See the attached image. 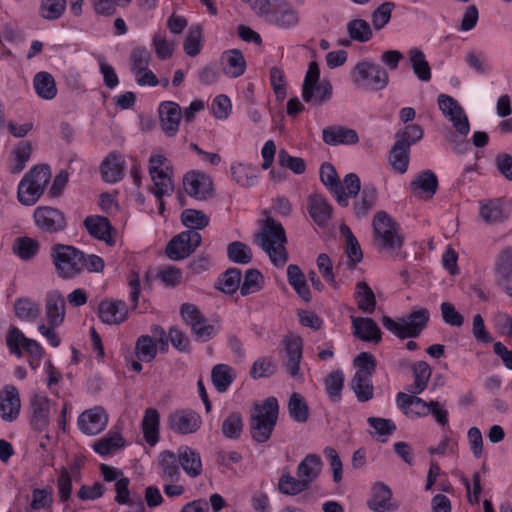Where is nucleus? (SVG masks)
Here are the masks:
<instances>
[{"instance_id":"obj_1","label":"nucleus","mask_w":512,"mask_h":512,"mask_svg":"<svg viewBox=\"0 0 512 512\" xmlns=\"http://www.w3.org/2000/svg\"><path fill=\"white\" fill-rule=\"evenodd\" d=\"M255 242L267 254L272 264L283 267L288 261L286 233L281 223L268 217L255 236Z\"/></svg>"},{"instance_id":"obj_2","label":"nucleus","mask_w":512,"mask_h":512,"mask_svg":"<svg viewBox=\"0 0 512 512\" xmlns=\"http://www.w3.org/2000/svg\"><path fill=\"white\" fill-rule=\"evenodd\" d=\"M352 86L358 91L374 92L385 89L389 84L388 72L372 58H362L349 71Z\"/></svg>"},{"instance_id":"obj_3","label":"nucleus","mask_w":512,"mask_h":512,"mask_svg":"<svg viewBox=\"0 0 512 512\" xmlns=\"http://www.w3.org/2000/svg\"><path fill=\"white\" fill-rule=\"evenodd\" d=\"M373 243L381 251L397 256L404 243L399 225L385 212H378L373 218Z\"/></svg>"},{"instance_id":"obj_4","label":"nucleus","mask_w":512,"mask_h":512,"mask_svg":"<svg viewBox=\"0 0 512 512\" xmlns=\"http://www.w3.org/2000/svg\"><path fill=\"white\" fill-rule=\"evenodd\" d=\"M396 402L408 418H423L431 414L438 424L445 426L448 423V411L438 401L427 402L417 395L400 392L396 396Z\"/></svg>"},{"instance_id":"obj_5","label":"nucleus","mask_w":512,"mask_h":512,"mask_svg":"<svg viewBox=\"0 0 512 512\" xmlns=\"http://www.w3.org/2000/svg\"><path fill=\"white\" fill-rule=\"evenodd\" d=\"M320 178L342 206H347L348 198L355 197L360 191V179L356 174H347L344 183L341 184L336 169L330 163H324L321 166Z\"/></svg>"},{"instance_id":"obj_6","label":"nucleus","mask_w":512,"mask_h":512,"mask_svg":"<svg viewBox=\"0 0 512 512\" xmlns=\"http://www.w3.org/2000/svg\"><path fill=\"white\" fill-rule=\"evenodd\" d=\"M51 179L50 169L45 165L35 166L24 175L18 184V200L26 206L34 205Z\"/></svg>"},{"instance_id":"obj_7","label":"nucleus","mask_w":512,"mask_h":512,"mask_svg":"<svg viewBox=\"0 0 512 512\" xmlns=\"http://www.w3.org/2000/svg\"><path fill=\"white\" fill-rule=\"evenodd\" d=\"M57 275L73 279L84 271V253L70 245L57 244L51 250Z\"/></svg>"},{"instance_id":"obj_8","label":"nucleus","mask_w":512,"mask_h":512,"mask_svg":"<svg viewBox=\"0 0 512 512\" xmlns=\"http://www.w3.org/2000/svg\"><path fill=\"white\" fill-rule=\"evenodd\" d=\"M278 409L275 397H269L261 405H255L250 425L252 436L257 442L263 443L269 439L277 421Z\"/></svg>"},{"instance_id":"obj_9","label":"nucleus","mask_w":512,"mask_h":512,"mask_svg":"<svg viewBox=\"0 0 512 512\" xmlns=\"http://www.w3.org/2000/svg\"><path fill=\"white\" fill-rule=\"evenodd\" d=\"M148 171L153 183L152 192L156 198H163L173 192V167L164 154L160 152L151 154Z\"/></svg>"},{"instance_id":"obj_10","label":"nucleus","mask_w":512,"mask_h":512,"mask_svg":"<svg viewBox=\"0 0 512 512\" xmlns=\"http://www.w3.org/2000/svg\"><path fill=\"white\" fill-rule=\"evenodd\" d=\"M333 94V87L329 80L320 79V69L317 62L308 65L302 87V98L306 103L322 105L329 101Z\"/></svg>"},{"instance_id":"obj_11","label":"nucleus","mask_w":512,"mask_h":512,"mask_svg":"<svg viewBox=\"0 0 512 512\" xmlns=\"http://www.w3.org/2000/svg\"><path fill=\"white\" fill-rule=\"evenodd\" d=\"M429 320L426 308H419L405 318L394 320L388 316L382 318L383 326L400 338L416 337L424 329Z\"/></svg>"},{"instance_id":"obj_12","label":"nucleus","mask_w":512,"mask_h":512,"mask_svg":"<svg viewBox=\"0 0 512 512\" xmlns=\"http://www.w3.org/2000/svg\"><path fill=\"white\" fill-rule=\"evenodd\" d=\"M181 315L186 324L191 327L192 333L198 341L206 342L220 330V325L217 321L213 323L207 322L198 308L192 304H183Z\"/></svg>"},{"instance_id":"obj_13","label":"nucleus","mask_w":512,"mask_h":512,"mask_svg":"<svg viewBox=\"0 0 512 512\" xmlns=\"http://www.w3.org/2000/svg\"><path fill=\"white\" fill-rule=\"evenodd\" d=\"M259 16L282 29L295 27L299 22L297 10L286 0H270L267 12L260 13Z\"/></svg>"},{"instance_id":"obj_14","label":"nucleus","mask_w":512,"mask_h":512,"mask_svg":"<svg viewBox=\"0 0 512 512\" xmlns=\"http://www.w3.org/2000/svg\"><path fill=\"white\" fill-rule=\"evenodd\" d=\"M437 103L443 116L452 123L455 131L462 136L470 132L468 117L461 105L452 97L440 94Z\"/></svg>"},{"instance_id":"obj_15","label":"nucleus","mask_w":512,"mask_h":512,"mask_svg":"<svg viewBox=\"0 0 512 512\" xmlns=\"http://www.w3.org/2000/svg\"><path fill=\"white\" fill-rule=\"evenodd\" d=\"M33 220L36 227L44 233H57L66 228L64 213L51 206H38L34 209Z\"/></svg>"},{"instance_id":"obj_16","label":"nucleus","mask_w":512,"mask_h":512,"mask_svg":"<svg viewBox=\"0 0 512 512\" xmlns=\"http://www.w3.org/2000/svg\"><path fill=\"white\" fill-rule=\"evenodd\" d=\"M201 243V235L187 230L176 235L167 245L166 254L172 260H181L192 254Z\"/></svg>"},{"instance_id":"obj_17","label":"nucleus","mask_w":512,"mask_h":512,"mask_svg":"<svg viewBox=\"0 0 512 512\" xmlns=\"http://www.w3.org/2000/svg\"><path fill=\"white\" fill-rule=\"evenodd\" d=\"M109 416L101 406L84 410L77 418L79 430L87 435L94 436L101 433L108 425Z\"/></svg>"},{"instance_id":"obj_18","label":"nucleus","mask_w":512,"mask_h":512,"mask_svg":"<svg viewBox=\"0 0 512 512\" xmlns=\"http://www.w3.org/2000/svg\"><path fill=\"white\" fill-rule=\"evenodd\" d=\"M287 360L284 364L287 373L296 380H302L303 374L300 369L302 359L303 342L299 336L290 335L284 340Z\"/></svg>"},{"instance_id":"obj_19","label":"nucleus","mask_w":512,"mask_h":512,"mask_svg":"<svg viewBox=\"0 0 512 512\" xmlns=\"http://www.w3.org/2000/svg\"><path fill=\"white\" fill-rule=\"evenodd\" d=\"M367 506L374 512H393L399 507L393 500L391 489L382 482L373 484Z\"/></svg>"},{"instance_id":"obj_20","label":"nucleus","mask_w":512,"mask_h":512,"mask_svg":"<svg viewBox=\"0 0 512 512\" xmlns=\"http://www.w3.org/2000/svg\"><path fill=\"white\" fill-rule=\"evenodd\" d=\"M100 320L107 325H120L128 318V307L124 301L105 299L97 311Z\"/></svg>"},{"instance_id":"obj_21","label":"nucleus","mask_w":512,"mask_h":512,"mask_svg":"<svg viewBox=\"0 0 512 512\" xmlns=\"http://www.w3.org/2000/svg\"><path fill=\"white\" fill-rule=\"evenodd\" d=\"M184 189L196 199H205L212 193V180L203 172L190 171L183 179Z\"/></svg>"},{"instance_id":"obj_22","label":"nucleus","mask_w":512,"mask_h":512,"mask_svg":"<svg viewBox=\"0 0 512 512\" xmlns=\"http://www.w3.org/2000/svg\"><path fill=\"white\" fill-rule=\"evenodd\" d=\"M45 323L53 326H62L66 317L65 300L62 293L58 290H52L45 295Z\"/></svg>"},{"instance_id":"obj_23","label":"nucleus","mask_w":512,"mask_h":512,"mask_svg":"<svg viewBox=\"0 0 512 512\" xmlns=\"http://www.w3.org/2000/svg\"><path fill=\"white\" fill-rule=\"evenodd\" d=\"M30 407L32 425L38 430H44L49 424L53 404L46 395L37 393L32 396Z\"/></svg>"},{"instance_id":"obj_24","label":"nucleus","mask_w":512,"mask_h":512,"mask_svg":"<svg viewBox=\"0 0 512 512\" xmlns=\"http://www.w3.org/2000/svg\"><path fill=\"white\" fill-rule=\"evenodd\" d=\"M160 125L167 136H174L179 129L182 117L181 107L171 101L162 102L159 106Z\"/></svg>"},{"instance_id":"obj_25","label":"nucleus","mask_w":512,"mask_h":512,"mask_svg":"<svg viewBox=\"0 0 512 512\" xmlns=\"http://www.w3.org/2000/svg\"><path fill=\"white\" fill-rule=\"evenodd\" d=\"M230 173L233 181L245 188L257 185L260 180L258 167L248 162H232L230 165Z\"/></svg>"},{"instance_id":"obj_26","label":"nucleus","mask_w":512,"mask_h":512,"mask_svg":"<svg viewBox=\"0 0 512 512\" xmlns=\"http://www.w3.org/2000/svg\"><path fill=\"white\" fill-rule=\"evenodd\" d=\"M21 408L19 392L16 387L8 385L0 393V416L4 421H14Z\"/></svg>"},{"instance_id":"obj_27","label":"nucleus","mask_w":512,"mask_h":512,"mask_svg":"<svg viewBox=\"0 0 512 512\" xmlns=\"http://www.w3.org/2000/svg\"><path fill=\"white\" fill-rule=\"evenodd\" d=\"M176 457L182 470L188 477L196 478L202 474V459L199 452L195 449L182 445L177 449Z\"/></svg>"},{"instance_id":"obj_28","label":"nucleus","mask_w":512,"mask_h":512,"mask_svg":"<svg viewBox=\"0 0 512 512\" xmlns=\"http://www.w3.org/2000/svg\"><path fill=\"white\" fill-rule=\"evenodd\" d=\"M202 420L198 413L190 410L177 411L169 418L170 428L180 434H191L201 426Z\"/></svg>"},{"instance_id":"obj_29","label":"nucleus","mask_w":512,"mask_h":512,"mask_svg":"<svg viewBox=\"0 0 512 512\" xmlns=\"http://www.w3.org/2000/svg\"><path fill=\"white\" fill-rule=\"evenodd\" d=\"M479 217L487 225H497L508 218V213L500 199L479 201Z\"/></svg>"},{"instance_id":"obj_30","label":"nucleus","mask_w":512,"mask_h":512,"mask_svg":"<svg viewBox=\"0 0 512 512\" xmlns=\"http://www.w3.org/2000/svg\"><path fill=\"white\" fill-rule=\"evenodd\" d=\"M437 186L436 175L430 170H424L414 177L410 183V191L417 197L429 199L436 193Z\"/></svg>"},{"instance_id":"obj_31","label":"nucleus","mask_w":512,"mask_h":512,"mask_svg":"<svg viewBox=\"0 0 512 512\" xmlns=\"http://www.w3.org/2000/svg\"><path fill=\"white\" fill-rule=\"evenodd\" d=\"M223 73L230 78L242 76L246 70V60L238 49L226 50L220 58Z\"/></svg>"},{"instance_id":"obj_32","label":"nucleus","mask_w":512,"mask_h":512,"mask_svg":"<svg viewBox=\"0 0 512 512\" xmlns=\"http://www.w3.org/2000/svg\"><path fill=\"white\" fill-rule=\"evenodd\" d=\"M407 61L414 75L421 82H429L432 78L430 64L425 53L418 47H411L407 51Z\"/></svg>"},{"instance_id":"obj_33","label":"nucleus","mask_w":512,"mask_h":512,"mask_svg":"<svg viewBox=\"0 0 512 512\" xmlns=\"http://www.w3.org/2000/svg\"><path fill=\"white\" fill-rule=\"evenodd\" d=\"M159 467V476L163 482H178L181 478V472L177 465V457L171 451H163L157 459Z\"/></svg>"},{"instance_id":"obj_34","label":"nucleus","mask_w":512,"mask_h":512,"mask_svg":"<svg viewBox=\"0 0 512 512\" xmlns=\"http://www.w3.org/2000/svg\"><path fill=\"white\" fill-rule=\"evenodd\" d=\"M323 141L328 145H352L359 141L355 130L345 127H328L323 130Z\"/></svg>"},{"instance_id":"obj_35","label":"nucleus","mask_w":512,"mask_h":512,"mask_svg":"<svg viewBox=\"0 0 512 512\" xmlns=\"http://www.w3.org/2000/svg\"><path fill=\"white\" fill-rule=\"evenodd\" d=\"M124 167V158L119 154L111 153L101 164L102 178L105 182L116 183L122 179Z\"/></svg>"},{"instance_id":"obj_36","label":"nucleus","mask_w":512,"mask_h":512,"mask_svg":"<svg viewBox=\"0 0 512 512\" xmlns=\"http://www.w3.org/2000/svg\"><path fill=\"white\" fill-rule=\"evenodd\" d=\"M353 333L356 337L367 342H379L381 332L377 324L370 318L352 317Z\"/></svg>"},{"instance_id":"obj_37","label":"nucleus","mask_w":512,"mask_h":512,"mask_svg":"<svg viewBox=\"0 0 512 512\" xmlns=\"http://www.w3.org/2000/svg\"><path fill=\"white\" fill-rule=\"evenodd\" d=\"M307 208L309 215L319 226L326 225L331 217V206L328 204L326 199L319 194H313L308 198Z\"/></svg>"},{"instance_id":"obj_38","label":"nucleus","mask_w":512,"mask_h":512,"mask_svg":"<svg viewBox=\"0 0 512 512\" xmlns=\"http://www.w3.org/2000/svg\"><path fill=\"white\" fill-rule=\"evenodd\" d=\"M141 427L145 441L150 446L156 445L159 440L160 415L155 408L145 410Z\"/></svg>"},{"instance_id":"obj_39","label":"nucleus","mask_w":512,"mask_h":512,"mask_svg":"<svg viewBox=\"0 0 512 512\" xmlns=\"http://www.w3.org/2000/svg\"><path fill=\"white\" fill-rule=\"evenodd\" d=\"M494 273L500 283L512 281V247H503L496 255Z\"/></svg>"},{"instance_id":"obj_40","label":"nucleus","mask_w":512,"mask_h":512,"mask_svg":"<svg viewBox=\"0 0 512 512\" xmlns=\"http://www.w3.org/2000/svg\"><path fill=\"white\" fill-rule=\"evenodd\" d=\"M322 470L321 458L316 454H308L297 467V476L309 487L317 479Z\"/></svg>"},{"instance_id":"obj_41","label":"nucleus","mask_w":512,"mask_h":512,"mask_svg":"<svg viewBox=\"0 0 512 512\" xmlns=\"http://www.w3.org/2000/svg\"><path fill=\"white\" fill-rule=\"evenodd\" d=\"M151 47L159 60H167L173 57L177 41L165 32L158 31L152 36Z\"/></svg>"},{"instance_id":"obj_42","label":"nucleus","mask_w":512,"mask_h":512,"mask_svg":"<svg viewBox=\"0 0 512 512\" xmlns=\"http://www.w3.org/2000/svg\"><path fill=\"white\" fill-rule=\"evenodd\" d=\"M85 227L90 235L112 244L111 225L107 218L102 216H89L84 221Z\"/></svg>"},{"instance_id":"obj_43","label":"nucleus","mask_w":512,"mask_h":512,"mask_svg":"<svg viewBox=\"0 0 512 512\" xmlns=\"http://www.w3.org/2000/svg\"><path fill=\"white\" fill-rule=\"evenodd\" d=\"M33 86L38 97L43 100H52L57 95V87L54 77L45 71L36 73L33 78Z\"/></svg>"},{"instance_id":"obj_44","label":"nucleus","mask_w":512,"mask_h":512,"mask_svg":"<svg viewBox=\"0 0 512 512\" xmlns=\"http://www.w3.org/2000/svg\"><path fill=\"white\" fill-rule=\"evenodd\" d=\"M125 445V440L118 432L110 431L104 437L98 439L93 444V450L100 456H108L114 454L116 451L122 449Z\"/></svg>"},{"instance_id":"obj_45","label":"nucleus","mask_w":512,"mask_h":512,"mask_svg":"<svg viewBox=\"0 0 512 512\" xmlns=\"http://www.w3.org/2000/svg\"><path fill=\"white\" fill-rule=\"evenodd\" d=\"M32 147L29 142L21 141L13 149L8 161V169L13 174L20 173L30 160Z\"/></svg>"},{"instance_id":"obj_46","label":"nucleus","mask_w":512,"mask_h":512,"mask_svg":"<svg viewBox=\"0 0 512 512\" xmlns=\"http://www.w3.org/2000/svg\"><path fill=\"white\" fill-rule=\"evenodd\" d=\"M236 377L235 370L227 364H217L212 368L211 381L215 389L226 392Z\"/></svg>"},{"instance_id":"obj_47","label":"nucleus","mask_w":512,"mask_h":512,"mask_svg":"<svg viewBox=\"0 0 512 512\" xmlns=\"http://www.w3.org/2000/svg\"><path fill=\"white\" fill-rule=\"evenodd\" d=\"M409 152L410 148L403 140L396 141L393 145L390 151L389 162L396 172L403 174L407 171L409 165Z\"/></svg>"},{"instance_id":"obj_48","label":"nucleus","mask_w":512,"mask_h":512,"mask_svg":"<svg viewBox=\"0 0 512 512\" xmlns=\"http://www.w3.org/2000/svg\"><path fill=\"white\" fill-rule=\"evenodd\" d=\"M287 278L297 295L306 302L310 301L311 293L305 275L297 265L291 264L287 267Z\"/></svg>"},{"instance_id":"obj_49","label":"nucleus","mask_w":512,"mask_h":512,"mask_svg":"<svg viewBox=\"0 0 512 512\" xmlns=\"http://www.w3.org/2000/svg\"><path fill=\"white\" fill-rule=\"evenodd\" d=\"M414 382L409 388V392L414 395L422 393L430 380L432 371L428 363L425 361H418L412 366Z\"/></svg>"},{"instance_id":"obj_50","label":"nucleus","mask_w":512,"mask_h":512,"mask_svg":"<svg viewBox=\"0 0 512 512\" xmlns=\"http://www.w3.org/2000/svg\"><path fill=\"white\" fill-rule=\"evenodd\" d=\"M14 311L21 321L33 323L39 318L41 309L35 301L29 298H20L15 301Z\"/></svg>"},{"instance_id":"obj_51","label":"nucleus","mask_w":512,"mask_h":512,"mask_svg":"<svg viewBox=\"0 0 512 512\" xmlns=\"http://www.w3.org/2000/svg\"><path fill=\"white\" fill-rule=\"evenodd\" d=\"M340 233L345 238V252L353 265L360 263L363 259L362 249L351 229L343 224L340 226Z\"/></svg>"},{"instance_id":"obj_52","label":"nucleus","mask_w":512,"mask_h":512,"mask_svg":"<svg viewBox=\"0 0 512 512\" xmlns=\"http://www.w3.org/2000/svg\"><path fill=\"white\" fill-rule=\"evenodd\" d=\"M308 488L302 478H295L288 471H284L278 481V489L285 495L295 496Z\"/></svg>"},{"instance_id":"obj_53","label":"nucleus","mask_w":512,"mask_h":512,"mask_svg":"<svg viewBox=\"0 0 512 512\" xmlns=\"http://www.w3.org/2000/svg\"><path fill=\"white\" fill-rule=\"evenodd\" d=\"M355 300L360 310L371 313L375 309L376 300L372 289L366 282H358L355 287Z\"/></svg>"},{"instance_id":"obj_54","label":"nucleus","mask_w":512,"mask_h":512,"mask_svg":"<svg viewBox=\"0 0 512 512\" xmlns=\"http://www.w3.org/2000/svg\"><path fill=\"white\" fill-rule=\"evenodd\" d=\"M135 355L141 362H151L157 355V341L148 335L140 336L135 344Z\"/></svg>"},{"instance_id":"obj_55","label":"nucleus","mask_w":512,"mask_h":512,"mask_svg":"<svg viewBox=\"0 0 512 512\" xmlns=\"http://www.w3.org/2000/svg\"><path fill=\"white\" fill-rule=\"evenodd\" d=\"M349 37L359 43L368 42L373 37L370 24L363 19H353L347 23Z\"/></svg>"},{"instance_id":"obj_56","label":"nucleus","mask_w":512,"mask_h":512,"mask_svg":"<svg viewBox=\"0 0 512 512\" xmlns=\"http://www.w3.org/2000/svg\"><path fill=\"white\" fill-rule=\"evenodd\" d=\"M465 62L470 69L479 74H487L491 71L488 56L477 49L468 50L465 55Z\"/></svg>"},{"instance_id":"obj_57","label":"nucleus","mask_w":512,"mask_h":512,"mask_svg":"<svg viewBox=\"0 0 512 512\" xmlns=\"http://www.w3.org/2000/svg\"><path fill=\"white\" fill-rule=\"evenodd\" d=\"M223 435L228 439H237L243 431V418L238 412H232L223 420L221 425Z\"/></svg>"},{"instance_id":"obj_58","label":"nucleus","mask_w":512,"mask_h":512,"mask_svg":"<svg viewBox=\"0 0 512 512\" xmlns=\"http://www.w3.org/2000/svg\"><path fill=\"white\" fill-rule=\"evenodd\" d=\"M183 225L192 231L203 229L209 224V217L196 209H185L181 214Z\"/></svg>"},{"instance_id":"obj_59","label":"nucleus","mask_w":512,"mask_h":512,"mask_svg":"<svg viewBox=\"0 0 512 512\" xmlns=\"http://www.w3.org/2000/svg\"><path fill=\"white\" fill-rule=\"evenodd\" d=\"M290 416L297 422H306L309 416V409L304 398L299 393H293L288 402Z\"/></svg>"},{"instance_id":"obj_60","label":"nucleus","mask_w":512,"mask_h":512,"mask_svg":"<svg viewBox=\"0 0 512 512\" xmlns=\"http://www.w3.org/2000/svg\"><path fill=\"white\" fill-rule=\"evenodd\" d=\"M13 250L22 260H29L37 254L39 243L37 240L29 237L17 238L14 242Z\"/></svg>"},{"instance_id":"obj_61","label":"nucleus","mask_w":512,"mask_h":512,"mask_svg":"<svg viewBox=\"0 0 512 512\" xmlns=\"http://www.w3.org/2000/svg\"><path fill=\"white\" fill-rule=\"evenodd\" d=\"M276 370L277 364L274 359L269 356H263L253 363L250 374L254 379L266 378L273 375Z\"/></svg>"},{"instance_id":"obj_62","label":"nucleus","mask_w":512,"mask_h":512,"mask_svg":"<svg viewBox=\"0 0 512 512\" xmlns=\"http://www.w3.org/2000/svg\"><path fill=\"white\" fill-rule=\"evenodd\" d=\"M210 108L214 118L225 121L232 113V102L227 95L219 94L213 98Z\"/></svg>"},{"instance_id":"obj_63","label":"nucleus","mask_w":512,"mask_h":512,"mask_svg":"<svg viewBox=\"0 0 512 512\" xmlns=\"http://www.w3.org/2000/svg\"><path fill=\"white\" fill-rule=\"evenodd\" d=\"M376 362L372 354L367 352L360 353L354 359L356 372L354 377L371 378L375 370Z\"/></svg>"},{"instance_id":"obj_64","label":"nucleus","mask_w":512,"mask_h":512,"mask_svg":"<svg viewBox=\"0 0 512 512\" xmlns=\"http://www.w3.org/2000/svg\"><path fill=\"white\" fill-rule=\"evenodd\" d=\"M227 253L229 259L238 264H248L252 259L250 247L242 242H232L228 245Z\"/></svg>"}]
</instances>
